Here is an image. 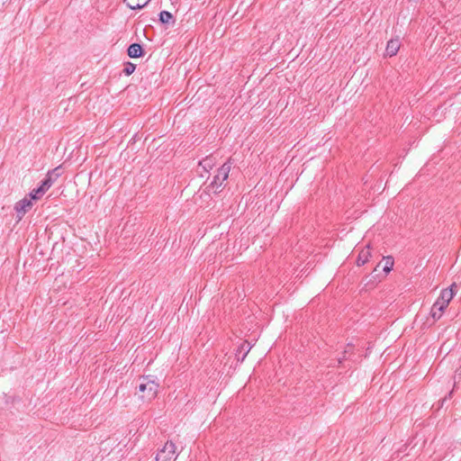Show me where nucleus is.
<instances>
[{
	"instance_id": "obj_1",
	"label": "nucleus",
	"mask_w": 461,
	"mask_h": 461,
	"mask_svg": "<svg viewBox=\"0 0 461 461\" xmlns=\"http://www.w3.org/2000/svg\"><path fill=\"white\" fill-rule=\"evenodd\" d=\"M158 386V382L154 378L141 376L138 380L137 393L143 401L149 402L157 396Z\"/></svg>"
},
{
	"instance_id": "obj_2",
	"label": "nucleus",
	"mask_w": 461,
	"mask_h": 461,
	"mask_svg": "<svg viewBox=\"0 0 461 461\" xmlns=\"http://www.w3.org/2000/svg\"><path fill=\"white\" fill-rule=\"evenodd\" d=\"M231 168L230 161L225 162L218 170L217 174L214 176L212 181L207 186V190L209 193L217 194L221 191L223 183L229 176V173Z\"/></svg>"
},
{
	"instance_id": "obj_3",
	"label": "nucleus",
	"mask_w": 461,
	"mask_h": 461,
	"mask_svg": "<svg viewBox=\"0 0 461 461\" xmlns=\"http://www.w3.org/2000/svg\"><path fill=\"white\" fill-rule=\"evenodd\" d=\"M176 458V446L172 441H167L156 456V461H175Z\"/></svg>"
},
{
	"instance_id": "obj_4",
	"label": "nucleus",
	"mask_w": 461,
	"mask_h": 461,
	"mask_svg": "<svg viewBox=\"0 0 461 461\" xmlns=\"http://www.w3.org/2000/svg\"><path fill=\"white\" fill-rule=\"evenodd\" d=\"M32 205L33 203L32 199L28 197H24L23 199L20 200L15 203L14 210L16 212L17 218L19 221L23 217V215L27 212H29L32 209Z\"/></svg>"
},
{
	"instance_id": "obj_5",
	"label": "nucleus",
	"mask_w": 461,
	"mask_h": 461,
	"mask_svg": "<svg viewBox=\"0 0 461 461\" xmlns=\"http://www.w3.org/2000/svg\"><path fill=\"white\" fill-rule=\"evenodd\" d=\"M456 287V284H452L449 288L444 289L441 291V294L439 295V298L441 301H444L447 303V304H449L451 300L453 299L454 295L456 294L455 288Z\"/></svg>"
},
{
	"instance_id": "obj_6",
	"label": "nucleus",
	"mask_w": 461,
	"mask_h": 461,
	"mask_svg": "<svg viewBox=\"0 0 461 461\" xmlns=\"http://www.w3.org/2000/svg\"><path fill=\"white\" fill-rule=\"evenodd\" d=\"M400 46L401 44L399 39H392L387 42L386 54L390 57L396 55Z\"/></svg>"
},
{
	"instance_id": "obj_7",
	"label": "nucleus",
	"mask_w": 461,
	"mask_h": 461,
	"mask_svg": "<svg viewBox=\"0 0 461 461\" xmlns=\"http://www.w3.org/2000/svg\"><path fill=\"white\" fill-rule=\"evenodd\" d=\"M370 256H371L370 247H369V245H366L365 248H363L360 250L357 259V264L358 266H363L364 264H366L368 261V258H370Z\"/></svg>"
},
{
	"instance_id": "obj_8",
	"label": "nucleus",
	"mask_w": 461,
	"mask_h": 461,
	"mask_svg": "<svg viewBox=\"0 0 461 461\" xmlns=\"http://www.w3.org/2000/svg\"><path fill=\"white\" fill-rule=\"evenodd\" d=\"M216 164L215 158L206 157L199 162V168L204 172H209Z\"/></svg>"
},
{
	"instance_id": "obj_9",
	"label": "nucleus",
	"mask_w": 461,
	"mask_h": 461,
	"mask_svg": "<svg viewBox=\"0 0 461 461\" xmlns=\"http://www.w3.org/2000/svg\"><path fill=\"white\" fill-rule=\"evenodd\" d=\"M127 52L131 58H139L142 55V47L138 43L131 44Z\"/></svg>"
},
{
	"instance_id": "obj_10",
	"label": "nucleus",
	"mask_w": 461,
	"mask_h": 461,
	"mask_svg": "<svg viewBox=\"0 0 461 461\" xmlns=\"http://www.w3.org/2000/svg\"><path fill=\"white\" fill-rule=\"evenodd\" d=\"M150 0H124L127 6L132 10L143 8Z\"/></svg>"
},
{
	"instance_id": "obj_11",
	"label": "nucleus",
	"mask_w": 461,
	"mask_h": 461,
	"mask_svg": "<svg viewBox=\"0 0 461 461\" xmlns=\"http://www.w3.org/2000/svg\"><path fill=\"white\" fill-rule=\"evenodd\" d=\"M251 346L248 342H244L240 347L238 353H237V358L239 361H243L246 357L247 354L250 350Z\"/></svg>"
},
{
	"instance_id": "obj_12",
	"label": "nucleus",
	"mask_w": 461,
	"mask_h": 461,
	"mask_svg": "<svg viewBox=\"0 0 461 461\" xmlns=\"http://www.w3.org/2000/svg\"><path fill=\"white\" fill-rule=\"evenodd\" d=\"M60 175L61 167H58L48 173L46 179H50L51 181V184L53 185L54 182L60 176Z\"/></svg>"
},
{
	"instance_id": "obj_13",
	"label": "nucleus",
	"mask_w": 461,
	"mask_h": 461,
	"mask_svg": "<svg viewBox=\"0 0 461 461\" xmlns=\"http://www.w3.org/2000/svg\"><path fill=\"white\" fill-rule=\"evenodd\" d=\"M159 21L162 23H169L173 22V15L171 13H169L167 11H162L159 14Z\"/></svg>"
},
{
	"instance_id": "obj_14",
	"label": "nucleus",
	"mask_w": 461,
	"mask_h": 461,
	"mask_svg": "<svg viewBox=\"0 0 461 461\" xmlns=\"http://www.w3.org/2000/svg\"><path fill=\"white\" fill-rule=\"evenodd\" d=\"M384 271L385 274H388L393 267V258L392 257H385L384 258Z\"/></svg>"
},
{
	"instance_id": "obj_15",
	"label": "nucleus",
	"mask_w": 461,
	"mask_h": 461,
	"mask_svg": "<svg viewBox=\"0 0 461 461\" xmlns=\"http://www.w3.org/2000/svg\"><path fill=\"white\" fill-rule=\"evenodd\" d=\"M444 311L445 310L438 309V307L432 305L431 310H430V315L436 321V320H438V319L441 318L442 313L444 312Z\"/></svg>"
},
{
	"instance_id": "obj_16",
	"label": "nucleus",
	"mask_w": 461,
	"mask_h": 461,
	"mask_svg": "<svg viewBox=\"0 0 461 461\" xmlns=\"http://www.w3.org/2000/svg\"><path fill=\"white\" fill-rule=\"evenodd\" d=\"M44 194L43 192L38 187L36 189H33L30 194V199L32 201L38 200L41 196H42Z\"/></svg>"
},
{
	"instance_id": "obj_17",
	"label": "nucleus",
	"mask_w": 461,
	"mask_h": 461,
	"mask_svg": "<svg viewBox=\"0 0 461 461\" xmlns=\"http://www.w3.org/2000/svg\"><path fill=\"white\" fill-rule=\"evenodd\" d=\"M135 70V65H133L132 63H130L128 62L124 68H123V73L126 75V76H130L131 75Z\"/></svg>"
},
{
	"instance_id": "obj_18",
	"label": "nucleus",
	"mask_w": 461,
	"mask_h": 461,
	"mask_svg": "<svg viewBox=\"0 0 461 461\" xmlns=\"http://www.w3.org/2000/svg\"><path fill=\"white\" fill-rule=\"evenodd\" d=\"M52 185L51 184V181L50 179H44L41 185V186H39V188L43 192V194L46 193L47 190H49V188Z\"/></svg>"
},
{
	"instance_id": "obj_19",
	"label": "nucleus",
	"mask_w": 461,
	"mask_h": 461,
	"mask_svg": "<svg viewBox=\"0 0 461 461\" xmlns=\"http://www.w3.org/2000/svg\"><path fill=\"white\" fill-rule=\"evenodd\" d=\"M52 185L51 184V181L50 179H44L41 185V186H39V188L43 192V194L46 193L47 190H49V188Z\"/></svg>"
},
{
	"instance_id": "obj_20",
	"label": "nucleus",
	"mask_w": 461,
	"mask_h": 461,
	"mask_svg": "<svg viewBox=\"0 0 461 461\" xmlns=\"http://www.w3.org/2000/svg\"><path fill=\"white\" fill-rule=\"evenodd\" d=\"M433 305L438 307V309H443V310H446L448 306V304H447V303H445L444 301H441V299L439 297L437 299V301L434 303Z\"/></svg>"
},
{
	"instance_id": "obj_21",
	"label": "nucleus",
	"mask_w": 461,
	"mask_h": 461,
	"mask_svg": "<svg viewBox=\"0 0 461 461\" xmlns=\"http://www.w3.org/2000/svg\"><path fill=\"white\" fill-rule=\"evenodd\" d=\"M459 379H461V377H459ZM460 383V380L456 381V376H455V387L456 386L457 384Z\"/></svg>"
},
{
	"instance_id": "obj_22",
	"label": "nucleus",
	"mask_w": 461,
	"mask_h": 461,
	"mask_svg": "<svg viewBox=\"0 0 461 461\" xmlns=\"http://www.w3.org/2000/svg\"><path fill=\"white\" fill-rule=\"evenodd\" d=\"M419 0H410V2L417 3Z\"/></svg>"
}]
</instances>
